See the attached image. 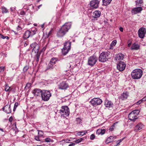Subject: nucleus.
Instances as JSON below:
<instances>
[{
  "mask_svg": "<svg viewBox=\"0 0 146 146\" xmlns=\"http://www.w3.org/2000/svg\"><path fill=\"white\" fill-rule=\"evenodd\" d=\"M71 26V22H68L65 23L57 33L58 36L59 37H62L64 36L70 28Z\"/></svg>",
  "mask_w": 146,
  "mask_h": 146,
  "instance_id": "1",
  "label": "nucleus"
},
{
  "mask_svg": "<svg viewBox=\"0 0 146 146\" xmlns=\"http://www.w3.org/2000/svg\"><path fill=\"white\" fill-rule=\"evenodd\" d=\"M143 74V71L140 69H136L132 71L131 73V77L133 79L137 80L141 78Z\"/></svg>",
  "mask_w": 146,
  "mask_h": 146,
  "instance_id": "2",
  "label": "nucleus"
},
{
  "mask_svg": "<svg viewBox=\"0 0 146 146\" xmlns=\"http://www.w3.org/2000/svg\"><path fill=\"white\" fill-rule=\"evenodd\" d=\"M41 95L42 100L45 101H48L52 96L50 92L47 90L42 91Z\"/></svg>",
  "mask_w": 146,
  "mask_h": 146,
  "instance_id": "3",
  "label": "nucleus"
},
{
  "mask_svg": "<svg viewBox=\"0 0 146 146\" xmlns=\"http://www.w3.org/2000/svg\"><path fill=\"white\" fill-rule=\"evenodd\" d=\"M59 113L62 116L66 117L68 116L69 114V109L67 106H62Z\"/></svg>",
  "mask_w": 146,
  "mask_h": 146,
  "instance_id": "4",
  "label": "nucleus"
},
{
  "mask_svg": "<svg viewBox=\"0 0 146 146\" xmlns=\"http://www.w3.org/2000/svg\"><path fill=\"white\" fill-rule=\"evenodd\" d=\"M71 42L69 41H68L65 42L64 46L62 49V54L65 55L66 54L70 49Z\"/></svg>",
  "mask_w": 146,
  "mask_h": 146,
  "instance_id": "5",
  "label": "nucleus"
},
{
  "mask_svg": "<svg viewBox=\"0 0 146 146\" xmlns=\"http://www.w3.org/2000/svg\"><path fill=\"white\" fill-rule=\"evenodd\" d=\"M139 113V111L138 110H135L131 111L129 114V119L134 121L136 119L138 118L137 116Z\"/></svg>",
  "mask_w": 146,
  "mask_h": 146,
  "instance_id": "6",
  "label": "nucleus"
},
{
  "mask_svg": "<svg viewBox=\"0 0 146 146\" xmlns=\"http://www.w3.org/2000/svg\"><path fill=\"white\" fill-rule=\"evenodd\" d=\"M109 54L107 52H103L102 53L99 58V61L104 62L107 61L109 58Z\"/></svg>",
  "mask_w": 146,
  "mask_h": 146,
  "instance_id": "7",
  "label": "nucleus"
},
{
  "mask_svg": "<svg viewBox=\"0 0 146 146\" xmlns=\"http://www.w3.org/2000/svg\"><path fill=\"white\" fill-rule=\"evenodd\" d=\"M98 60V58L95 56H90L88 59V64L91 66H93Z\"/></svg>",
  "mask_w": 146,
  "mask_h": 146,
  "instance_id": "8",
  "label": "nucleus"
},
{
  "mask_svg": "<svg viewBox=\"0 0 146 146\" xmlns=\"http://www.w3.org/2000/svg\"><path fill=\"white\" fill-rule=\"evenodd\" d=\"M102 102V100L99 98H94L91 100L90 102L92 106H95L100 105Z\"/></svg>",
  "mask_w": 146,
  "mask_h": 146,
  "instance_id": "9",
  "label": "nucleus"
},
{
  "mask_svg": "<svg viewBox=\"0 0 146 146\" xmlns=\"http://www.w3.org/2000/svg\"><path fill=\"white\" fill-rule=\"evenodd\" d=\"M36 31L35 30L30 31L29 30L26 31L23 35V38L25 39H26L29 38L31 36H33L36 33Z\"/></svg>",
  "mask_w": 146,
  "mask_h": 146,
  "instance_id": "10",
  "label": "nucleus"
},
{
  "mask_svg": "<svg viewBox=\"0 0 146 146\" xmlns=\"http://www.w3.org/2000/svg\"><path fill=\"white\" fill-rule=\"evenodd\" d=\"M100 1L98 0H92L90 3V8L92 9H96L98 7Z\"/></svg>",
  "mask_w": 146,
  "mask_h": 146,
  "instance_id": "11",
  "label": "nucleus"
},
{
  "mask_svg": "<svg viewBox=\"0 0 146 146\" xmlns=\"http://www.w3.org/2000/svg\"><path fill=\"white\" fill-rule=\"evenodd\" d=\"M126 66V65L125 63L121 61L117 64V68L119 71H122L125 69Z\"/></svg>",
  "mask_w": 146,
  "mask_h": 146,
  "instance_id": "12",
  "label": "nucleus"
},
{
  "mask_svg": "<svg viewBox=\"0 0 146 146\" xmlns=\"http://www.w3.org/2000/svg\"><path fill=\"white\" fill-rule=\"evenodd\" d=\"M145 29L144 28H141L138 31V35L139 37L141 38H143L146 33Z\"/></svg>",
  "mask_w": 146,
  "mask_h": 146,
  "instance_id": "13",
  "label": "nucleus"
},
{
  "mask_svg": "<svg viewBox=\"0 0 146 146\" xmlns=\"http://www.w3.org/2000/svg\"><path fill=\"white\" fill-rule=\"evenodd\" d=\"M31 48H33V51H34L35 53L38 52L39 49V45L36 42H34L30 45Z\"/></svg>",
  "mask_w": 146,
  "mask_h": 146,
  "instance_id": "14",
  "label": "nucleus"
},
{
  "mask_svg": "<svg viewBox=\"0 0 146 146\" xmlns=\"http://www.w3.org/2000/svg\"><path fill=\"white\" fill-rule=\"evenodd\" d=\"M68 87V84L65 82H63L58 85L59 89L61 90L66 89Z\"/></svg>",
  "mask_w": 146,
  "mask_h": 146,
  "instance_id": "15",
  "label": "nucleus"
},
{
  "mask_svg": "<svg viewBox=\"0 0 146 146\" xmlns=\"http://www.w3.org/2000/svg\"><path fill=\"white\" fill-rule=\"evenodd\" d=\"M10 104H7L2 109L3 111L6 113H10L11 112Z\"/></svg>",
  "mask_w": 146,
  "mask_h": 146,
  "instance_id": "16",
  "label": "nucleus"
},
{
  "mask_svg": "<svg viewBox=\"0 0 146 146\" xmlns=\"http://www.w3.org/2000/svg\"><path fill=\"white\" fill-rule=\"evenodd\" d=\"M142 10L143 8L141 7L135 8L132 9L131 13L134 14H136L140 13Z\"/></svg>",
  "mask_w": 146,
  "mask_h": 146,
  "instance_id": "17",
  "label": "nucleus"
},
{
  "mask_svg": "<svg viewBox=\"0 0 146 146\" xmlns=\"http://www.w3.org/2000/svg\"><path fill=\"white\" fill-rule=\"evenodd\" d=\"M101 14V13L100 11L96 10L93 13L92 17L94 18L97 19L100 17Z\"/></svg>",
  "mask_w": 146,
  "mask_h": 146,
  "instance_id": "18",
  "label": "nucleus"
},
{
  "mask_svg": "<svg viewBox=\"0 0 146 146\" xmlns=\"http://www.w3.org/2000/svg\"><path fill=\"white\" fill-rule=\"evenodd\" d=\"M124 55L121 53H119L116 56L115 58V60L118 61L120 60H123L124 58Z\"/></svg>",
  "mask_w": 146,
  "mask_h": 146,
  "instance_id": "19",
  "label": "nucleus"
},
{
  "mask_svg": "<svg viewBox=\"0 0 146 146\" xmlns=\"http://www.w3.org/2000/svg\"><path fill=\"white\" fill-rule=\"evenodd\" d=\"M42 91L39 89H35L32 91V93L35 96L40 95Z\"/></svg>",
  "mask_w": 146,
  "mask_h": 146,
  "instance_id": "20",
  "label": "nucleus"
},
{
  "mask_svg": "<svg viewBox=\"0 0 146 146\" xmlns=\"http://www.w3.org/2000/svg\"><path fill=\"white\" fill-rule=\"evenodd\" d=\"M140 46L138 44L135 43L133 44L130 48L131 50H138L140 49Z\"/></svg>",
  "mask_w": 146,
  "mask_h": 146,
  "instance_id": "21",
  "label": "nucleus"
},
{
  "mask_svg": "<svg viewBox=\"0 0 146 146\" xmlns=\"http://www.w3.org/2000/svg\"><path fill=\"white\" fill-rule=\"evenodd\" d=\"M128 95V93L127 92H124L120 96V98L123 100L126 99Z\"/></svg>",
  "mask_w": 146,
  "mask_h": 146,
  "instance_id": "22",
  "label": "nucleus"
},
{
  "mask_svg": "<svg viewBox=\"0 0 146 146\" xmlns=\"http://www.w3.org/2000/svg\"><path fill=\"white\" fill-rule=\"evenodd\" d=\"M105 132V130L104 129H98L96 131V133L98 135H102L104 134Z\"/></svg>",
  "mask_w": 146,
  "mask_h": 146,
  "instance_id": "23",
  "label": "nucleus"
},
{
  "mask_svg": "<svg viewBox=\"0 0 146 146\" xmlns=\"http://www.w3.org/2000/svg\"><path fill=\"white\" fill-rule=\"evenodd\" d=\"M144 125L141 123L137 125L135 127V130L137 131L142 129Z\"/></svg>",
  "mask_w": 146,
  "mask_h": 146,
  "instance_id": "24",
  "label": "nucleus"
},
{
  "mask_svg": "<svg viewBox=\"0 0 146 146\" xmlns=\"http://www.w3.org/2000/svg\"><path fill=\"white\" fill-rule=\"evenodd\" d=\"M117 41L116 40H114L110 44V49H113L114 46L116 44Z\"/></svg>",
  "mask_w": 146,
  "mask_h": 146,
  "instance_id": "25",
  "label": "nucleus"
},
{
  "mask_svg": "<svg viewBox=\"0 0 146 146\" xmlns=\"http://www.w3.org/2000/svg\"><path fill=\"white\" fill-rule=\"evenodd\" d=\"M53 64L50 62L48 64V65L47 67V69L48 70H52L54 67Z\"/></svg>",
  "mask_w": 146,
  "mask_h": 146,
  "instance_id": "26",
  "label": "nucleus"
},
{
  "mask_svg": "<svg viewBox=\"0 0 146 146\" xmlns=\"http://www.w3.org/2000/svg\"><path fill=\"white\" fill-rule=\"evenodd\" d=\"M2 13H7L9 12L8 10L6 7H3L1 8Z\"/></svg>",
  "mask_w": 146,
  "mask_h": 146,
  "instance_id": "27",
  "label": "nucleus"
},
{
  "mask_svg": "<svg viewBox=\"0 0 146 146\" xmlns=\"http://www.w3.org/2000/svg\"><path fill=\"white\" fill-rule=\"evenodd\" d=\"M58 60V59L57 58L53 57L51 59L50 62L53 64H55L56 62Z\"/></svg>",
  "mask_w": 146,
  "mask_h": 146,
  "instance_id": "28",
  "label": "nucleus"
},
{
  "mask_svg": "<svg viewBox=\"0 0 146 146\" xmlns=\"http://www.w3.org/2000/svg\"><path fill=\"white\" fill-rule=\"evenodd\" d=\"M118 123V122H115V123H114L111 126V127H110V131H111L113 130L114 128H115V127L116 126H115V125H116V124L117 123Z\"/></svg>",
  "mask_w": 146,
  "mask_h": 146,
  "instance_id": "29",
  "label": "nucleus"
},
{
  "mask_svg": "<svg viewBox=\"0 0 146 146\" xmlns=\"http://www.w3.org/2000/svg\"><path fill=\"white\" fill-rule=\"evenodd\" d=\"M102 1L103 5L105 6L110 4V0H103Z\"/></svg>",
  "mask_w": 146,
  "mask_h": 146,
  "instance_id": "30",
  "label": "nucleus"
},
{
  "mask_svg": "<svg viewBox=\"0 0 146 146\" xmlns=\"http://www.w3.org/2000/svg\"><path fill=\"white\" fill-rule=\"evenodd\" d=\"M105 106L107 108H110V102L108 100H106L105 102Z\"/></svg>",
  "mask_w": 146,
  "mask_h": 146,
  "instance_id": "31",
  "label": "nucleus"
},
{
  "mask_svg": "<svg viewBox=\"0 0 146 146\" xmlns=\"http://www.w3.org/2000/svg\"><path fill=\"white\" fill-rule=\"evenodd\" d=\"M5 90L6 92H10L11 90L10 87L7 84H6L5 86Z\"/></svg>",
  "mask_w": 146,
  "mask_h": 146,
  "instance_id": "32",
  "label": "nucleus"
},
{
  "mask_svg": "<svg viewBox=\"0 0 146 146\" xmlns=\"http://www.w3.org/2000/svg\"><path fill=\"white\" fill-rule=\"evenodd\" d=\"M136 5L141 4L143 3V0H137L135 1Z\"/></svg>",
  "mask_w": 146,
  "mask_h": 146,
  "instance_id": "33",
  "label": "nucleus"
},
{
  "mask_svg": "<svg viewBox=\"0 0 146 146\" xmlns=\"http://www.w3.org/2000/svg\"><path fill=\"white\" fill-rule=\"evenodd\" d=\"M19 105V104L18 102H16L14 104V108H13V111H15L17 107V106H18Z\"/></svg>",
  "mask_w": 146,
  "mask_h": 146,
  "instance_id": "34",
  "label": "nucleus"
},
{
  "mask_svg": "<svg viewBox=\"0 0 146 146\" xmlns=\"http://www.w3.org/2000/svg\"><path fill=\"white\" fill-rule=\"evenodd\" d=\"M45 141L46 142H52L53 140L52 139H51L50 138L47 137L45 139Z\"/></svg>",
  "mask_w": 146,
  "mask_h": 146,
  "instance_id": "35",
  "label": "nucleus"
},
{
  "mask_svg": "<svg viewBox=\"0 0 146 146\" xmlns=\"http://www.w3.org/2000/svg\"><path fill=\"white\" fill-rule=\"evenodd\" d=\"M29 66L28 65L25 66L23 69V71L24 72H25L27 71L28 69L29 68Z\"/></svg>",
  "mask_w": 146,
  "mask_h": 146,
  "instance_id": "36",
  "label": "nucleus"
},
{
  "mask_svg": "<svg viewBox=\"0 0 146 146\" xmlns=\"http://www.w3.org/2000/svg\"><path fill=\"white\" fill-rule=\"evenodd\" d=\"M31 86V84L29 83H28L25 87V89L27 90L29 89Z\"/></svg>",
  "mask_w": 146,
  "mask_h": 146,
  "instance_id": "37",
  "label": "nucleus"
},
{
  "mask_svg": "<svg viewBox=\"0 0 146 146\" xmlns=\"http://www.w3.org/2000/svg\"><path fill=\"white\" fill-rule=\"evenodd\" d=\"M76 121L77 122V124H80L81 123L82 120L80 118H78L76 119Z\"/></svg>",
  "mask_w": 146,
  "mask_h": 146,
  "instance_id": "38",
  "label": "nucleus"
},
{
  "mask_svg": "<svg viewBox=\"0 0 146 146\" xmlns=\"http://www.w3.org/2000/svg\"><path fill=\"white\" fill-rule=\"evenodd\" d=\"M43 134V132L42 131L39 130L38 131V136L41 137Z\"/></svg>",
  "mask_w": 146,
  "mask_h": 146,
  "instance_id": "39",
  "label": "nucleus"
},
{
  "mask_svg": "<svg viewBox=\"0 0 146 146\" xmlns=\"http://www.w3.org/2000/svg\"><path fill=\"white\" fill-rule=\"evenodd\" d=\"M83 138H82L76 140L75 142L76 143H79L81 142L82 140H83Z\"/></svg>",
  "mask_w": 146,
  "mask_h": 146,
  "instance_id": "40",
  "label": "nucleus"
},
{
  "mask_svg": "<svg viewBox=\"0 0 146 146\" xmlns=\"http://www.w3.org/2000/svg\"><path fill=\"white\" fill-rule=\"evenodd\" d=\"M116 138V137H113V136H110V143L112 142Z\"/></svg>",
  "mask_w": 146,
  "mask_h": 146,
  "instance_id": "41",
  "label": "nucleus"
},
{
  "mask_svg": "<svg viewBox=\"0 0 146 146\" xmlns=\"http://www.w3.org/2000/svg\"><path fill=\"white\" fill-rule=\"evenodd\" d=\"M36 62H37L39 61V58L40 57V55H39L38 54H37L36 55Z\"/></svg>",
  "mask_w": 146,
  "mask_h": 146,
  "instance_id": "42",
  "label": "nucleus"
},
{
  "mask_svg": "<svg viewBox=\"0 0 146 146\" xmlns=\"http://www.w3.org/2000/svg\"><path fill=\"white\" fill-rule=\"evenodd\" d=\"M20 14L21 15H24L25 14V12L23 11H21L20 12Z\"/></svg>",
  "mask_w": 146,
  "mask_h": 146,
  "instance_id": "43",
  "label": "nucleus"
},
{
  "mask_svg": "<svg viewBox=\"0 0 146 146\" xmlns=\"http://www.w3.org/2000/svg\"><path fill=\"white\" fill-rule=\"evenodd\" d=\"M95 137V135L94 134H92L90 135V138L92 140L94 139Z\"/></svg>",
  "mask_w": 146,
  "mask_h": 146,
  "instance_id": "44",
  "label": "nucleus"
},
{
  "mask_svg": "<svg viewBox=\"0 0 146 146\" xmlns=\"http://www.w3.org/2000/svg\"><path fill=\"white\" fill-rule=\"evenodd\" d=\"M4 67L1 66L0 67V72H3L4 70Z\"/></svg>",
  "mask_w": 146,
  "mask_h": 146,
  "instance_id": "45",
  "label": "nucleus"
},
{
  "mask_svg": "<svg viewBox=\"0 0 146 146\" xmlns=\"http://www.w3.org/2000/svg\"><path fill=\"white\" fill-rule=\"evenodd\" d=\"M143 101V99H141V100H139V101H138L137 102L136 104L137 105H139V104H140Z\"/></svg>",
  "mask_w": 146,
  "mask_h": 146,
  "instance_id": "46",
  "label": "nucleus"
},
{
  "mask_svg": "<svg viewBox=\"0 0 146 146\" xmlns=\"http://www.w3.org/2000/svg\"><path fill=\"white\" fill-rule=\"evenodd\" d=\"M78 135H83L85 133L84 132H83V131H80V132L78 133Z\"/></svg>",
  "mask_w": 146,
  "mask_h": 146,
  "instance_id": "47",
  "label": "nucleus"
},
{
  "mask_svg": "<svg viewBox=\"0 0 146 146\" xmlns=\"http://www.w3.org/2000/svg\"><path fill=\"white\" fill-rule=\"evenodd\" d=\"M110 143V137H108L105 141V143L108 144Z\"/></svg>",
  "mask_w": 146,
  "mask_h": 146,
  "instance_id": "48",
  "label": "nucleus"
},
{
  "mask_svg": "<svg viewBox=\"0 0 146 146\" xmlns=\"http://www.w3.org/2000/svg\"><path fill=\"white\" fill-rule=\"evenodd\" d=\"M16 9V7H11L10 8V10L11 11H14Z\"/></svg>",
  "mask_w": 146,
  "mask_h": 146,
  "instance_id": "49",
  "label": "nucleus"
},
{
  "mask_svg": "<svg viewBox=\"0 0 146 146\" xmlns=\"http://www.w3.org/2000/svg\"><path fill=\"white\" fill-rule=\"evenodd\" d=\"M35 139L37 141H40V140L39 139V138L38 136H35Z\"/></svg>",
  "mask_w": 146,
  "mask_h": 146,
  "instance_id": "50",
  "label": "nucleus"
},
{
  "mask_svg": "<svg viewBox=\"0 0 146 146\" xmlns=\"http://www.w3.org/2000/svg\"><path fill=\"white\" fill-rule=\"evenodd\" d=\"M71 64H70V63H69L67 64V69H69L71 67Z\"/></svg>",
  "mask_w": 146,
  "mask_h": 146,
  "instance_id": "51",
  "label": "nucleus"
},
{
  "mask_svg": "<svg viewBox=\"0 0 146 146\" xmlns=\"http://www.w3.org/2000/svg\"><path fill=\"white\" fill-rule=\"evenodd\" d=\"M52 29H51L50 30V31L49 33H48V36H49L51 35V34L52 33Z\"/></svg>",
  "mask_w": 146,
  "mask_h": 146,
  "instance_id": "52",
  "label": "nucleus"
},
{
  "mask_svg": "<svg viewBox=\"0 0 146 146\" xmlns=\"http://www.w3.org/2000/svg\"><path fill=\"white\" fill-rule=\"evenodd\" d=\"M17 29L18 31H20L22 29V28L19 27V26H18L17 27Z\"/></svg>",
  "mask_w": 146,
  "mask_h": 146,
  "instance_id": "53",
  "label": "nucleus"
},
{
  "mask_svg": "<svg viewBox=\"0 0 146 146\" xmlns=\"http://www.w3.org/2000/svg\"><path fill=\"white\" fill-rule=\"evenodd\" d=\"M0 37L3 39H5V36H4L3 35L0 34Z\"/></svg>",
  "mask_w": 146,
  "mask_h": 146,
  "instance_id": "54",
  "label": "nucleus"
},
{
  "mask_svg": "<svg viewBox=\"0 0 146 146\" xmlns=\"http://www.w3.org/2000/svg\"><path fill=\"white\" fill-rule=\"evenodd\" d=\"M63 141H64L66 143H69V141H70V140L68 139H66L65 140H63Z\"/></svg>",
  "mask_w": 146,
  "mask_h": 146,
  "instance_id": "55",
  "label": "nucleus"
},
{
  "mask_svg": "<svg viewBox=\"0 0 146 146\" xmlns=\"http://www.w3.org/2000/svg\"><path fill=\"white\" fill-rule=\"evenodd\" d=\"M75 145L74 143H72L68 145V146H74Z\"/></svg>",
  "mask_w": 146,
  "mask_h": 146,
  "instance_id": "56",
  "label": "nucleus"
},
{
  "mask_svg": "<svg viewBox=\"0 0 146 146\" xmlns=\"http://www.w3.org/2000/svg\"><path fill=\"white\" fill-rule=\"evenodd\" d=\"M127 46L128 47H129L131 44V42L128 41L127 42Z\"/></svg>",
  "mask_w": 146,
  "mask_h": 146,
  "instance_id": "57",
  "label": "nucleus"
},
{
  "mask_svg": "<svg viewBox=\"0 0 146 146\" xmlns=\"http://www.w3.org/2000/svg\"><path fill=\"white\" fill-rule=\"evenodd\" d=\"M13 120V118L11 117H10V118L9 119V121L10 122H12Z\"/></svg>",
  "mask_w": 146,
  "mask_h": 146,
  "instance_id": "58",
  "label": "nucleus"
},
{
  "mask_svg": "<svg viewBox=\"0 0 146 146\" xmlns=\"http://www.w3.org/2000/svg\"><path fill=\"white\" fill-rule=\"evenodd\" d=\"M120 143L119 141H117L116 142L117 145H115V146H117L119 145V144Z\"/></svg>",
  "mask_w": 146,
  "mask_h": 146,
  "instance_id": "59",
  "label": "nucleus"
},
{
  "mask_svg": "<svg viewBox=\"0 0 146 146\" xmlns=\"http://www.w3.org/2000/svg\"><path fill=\"white\" fill-rule=\"evenodd\" d=\"M119 29L120 31L121 32H123V28L122 27H120L119 28Z\"/></svg>",
  "mask_w": 146,
  "mask_h": 146,
  "instance_id": "60",
  "label": "nucleus"
},
{
  "mask_svg": "<svg viewBox=\"0 0 146 146\" xmlns=\"http://www.w3.org/2000/svg\"><path fill=\"white\" fill-rule=\"evenodd\" d=\"M143 100L144 101H146V96L142 98Z\"/></svg>",
  "mask_w": 146,
  "mask_h": 146,
  "instance_id": "61",
  "label": "nucleus"
},
{
  "mask_svg": "<svg viewBox=\"0 0 146 146\" xmlns=\"http://www.w3.org/2000/svg\"><path fill=\"white\" fill-rule=\"evenodd\" d=\"M123 140V138L121 139L118 140L120 143H121Z\"/></svg>",
  "mask_w": 146,
  "mask_h": 146,
  "instance_id": "62",
  "label": "nucleus"
},
{
  "mask_svg": "<svg viewBox=\"0 0 146 146\" xmlns=\"http://www.w3.org/2000/svg\"><path fill=\"white\" fill-rule=\"evenodd\" d=\"M41 27L42 28H44V24H43L41 25Z\"/></svg>",
  "mask_w": 146,
  "mask_h": 146,
  "instance_id": "63",
  "label": "nucleus"
},
{
  "mask_svg": "<svg viewBox=\"0 0 146 146\" xmlns=\"http://www.w3.org/2000/svg\"><path fill=\"white\" fill-rule=\"evenodd\" d=\"M5 38H6L7 39H8L9 38L7 36H5Z\"/></svg>",
  "mask_w": 146,
  "mask_h": 146,
  "instance_id": "64",
  "label": "nucleus"
}]
</instances>
